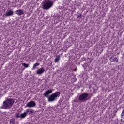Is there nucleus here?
Wrapping results in <instances>:
<instances>
[{
	"instance_id": "obj_1",
	"label": "nucleus",
	"mask_w": 124,
	"mask_h": 124,
	"mask_svg": "<svg viewBox=\"0 0 124 124\" xmlns=\"http://www.w3.org/2000/svg\"><path fill=\"white\" fill-rule=\"evenodd\" d=\"M14 103V101L12 99H9L4 101L3 103V107L4 109L10 108Z\"/></svg>"
},
{
	"instance_id": "obj_2",
	"label": "nucleus",
	"mask_w": 124,
	"mask_h": 124,
	"mask_svg": "<svg viewBox=\"0 0 124 124\" xmlns=\"http://www.w3.org/2000/svg\"><path fill=\"white\" fill-rule=\"evenodd\" d=\"M53 6V1L50 0H46L43 2V8L44 9H50Z\"/></svg>"
},
{
	"instance_id": "obj_3",
	"label": "nucleus",
	"mask_w": 124,
	"mask_h": 124,
	"mask_svg": "<svg viewBox=\"0 0 124 124\" xmlns=\"http://www.w3.org/2000/svg\"><path fill=\"white\" fill-rule=\"evenodd\" d=\"M61 93L59 92H55L52 93L50 96L48 97V100L49 102H53L55 101L56 99H58V97H60Z\"/></svg>"
},
{
	"instance_id": "obj_4",
	"label": "nucleus",
	"mask_w": 124,
	"mask_h": 124,
	"mask_svg": "<svg viewBox=\"0 0 124 124\" xmlns=\"http://www.w3.org/2000/svg\"><path fill=\"white\" fill-rule=\"evenodd\" d=\"M88 95V94L87 93H83L79 96L78 99L80 101H84V100H86V99H87Z\"/></svg>"
},
{
	"instance_id": "obj_5",
	"label": "nucleus",
	"mask_w": 124,
	"mask_h": 124,
	"mask_svg": "<svg viewBox=\"0 0 124 124\" xmlns=\"http://www.w3.org/2000/svg\"><path fill=\"white\" fill-rule=\"evenodd\" d=\"M35 105H36V104L35 103V102L33 101H31L27 104L26 107H34Z\"/></svg>"
},
{
	"instance_id": "obj_6",
	"label": "nucleus",
	"mask_w": 124,
	"mask_h": 124,
	"mask_svg": "<svg viewBox=\"0 0 124 124\" xmlns=\"http://www.w3.org/2000/svg\"><path fill=\"white\" fill-rule=\"evenodd\" d=\"M52 93H53V90H49L45 92L44 93V96H45V97H48V95H49V94Z\"/></svg>"
},
{
	"instance_id": "obj_7",
	"label": "nucleus",
	"mask_w": 124,
	"mask_h": 124,
	"mask_svg": "<svg viewBox=\"0 0 124 124\" xmlns=\"http://www.w3.org/2000/svg\"><path fill=\"white\" fill-rule=\"evenodd\" d=\"M44 71H45V70L44 69V68H41L36 71V74H39V75L42 74V73H44Z\"/></svg>"
},
{
	"instance_id": "obj_8",
	"label": "nucleus",
	"mask_w": 124,
	"mask_h": 124,
	"mask_svg": "<svg viewBox=\"0 0 124 124\" xmlns=\"http://www.w3.org/2000/svg\"><path fill=\"white\" fill-rule=\"evenodd\" d=\"M109 60L110 62H115L116 61L117 62H119V60H118V58H117V57H111Z\"/></svg>"
},
{
	"instance_id": "obj_9",
	"label": "nucleus",
	"mask_w": 124,
	"mask_h": 124,
	"mask_svg": "<svg viewBox=\"0 0 124 124\" xmlns=\"http://www.w3.org/2000/svg\"><path fill=\"white\" fill-rule=\"evenodd\" d=\"M16 13L18 15H23V14H24V11L21 9H19L16 11Z\"/></svg>"
},
{
	"instance_id": "obj_10",
	"label": "nucleus",
	"mask_w": 124,
	"mask_h": 124,
	"mask_svg": "<svg viewBox=\"0 0 124 124\" xmlns=\"http://www.w3.org/2000/svg\"><path fill=\"white\" fill-rule=\"evenodd\" d=\"M11 15H13V11L12 10H9L6 13L7 16H11Z\"/></svg>"
},
{
	"instance_id": "obj_11",
	"label": "nucleus",
	"mask_w": 124,
	"mask_h": 124,
	"mask_svg": "<svg viewBox=\"0 0 124 124\" xmlns=\"http://www.w3.org/2000/svg\"><path fill=\"white\" fill-rule=\"evenodd\" d=\"M27 115H28L26 113L24 112L23 113L20 114V118L21 119H24V118H26Z\"/></svg>"
},
{
	"instance_id": "obj_12",
	"label": "nucleus",
	"mask_w": 124,
	"mask_h": 124,
	"mask_svg": "<svg viewBox=\"0 0 124 124\" xmlns=\"http://www.w3.org/2000/svg\"><path fill=\"white\" fill-rule=\"evenodd\" d=\"M60 58H61V56H60V55L57 56L55 59V62H59L60 61Z\"/></svg>"
},
{
	"instance_id": "obj_13",
	"label": "nucleus",
	"mask_w": 124,
	"mask_h": 124,
	"mask_svg": "<svg viewBox=\"0 0 124 124\" xmlns=\"http://www.w3.org/2000/svg\"><path fill=\"white\" fill-rule=\"evenodd\" d=\"M38 65H39V63H36L34 64L33 66V68L32 69V70H33V69H35L36 68V67L38 66Z\"/></svg>"
},
{
	"instance_id": "obj_14",
	"label": "nucleus",
	"mask_w": 124,
	"mask_h": 124,
	"mask_svg": "<svg viewBox=\"0 0 124 124\" xmlns=\"http://www.w3.org/2000/svg\"><path fill=\"white\" fill-rule=\"evenodd\" d=\"M11 124H15V119L13 118L10 120Z\"/></svg>"
},
{
	"instance_id": "obj_15",
	"label": "nucleus",
	"mask_w": 124,
	"mask_h": 124,
	"mask_svg": "<svg viewBox=\"0 0 124 124\" xmlns=\"http://www.w3.org/2000/svg\"><path fill=\"white\" fill-rule=\"evenodd\" d=\"M22 65L23 66H24V67H26V68H27V67H29V64L25 63H22Z\"/></svg>"
},
{
	"instance_id": "obj_16",
	"label": "nucleus",
	"mask_w": 124,
	"mask_h": 124,
	"mask_svg": "<svg viewBox=\"0 0 124 124\" xmlns=\"http://www.w3.org/2000/svg\"><path fill=\"white\" fill-rule=\"evenodd\" d=\"M16 117L17 119L21 118V114H20V113H16Z\"/></svg>"
},
{
	"instance_id": "obj_17",
	"label": "nucleus",
	"mask_w": 124,
	"mask_h": 124,
	"mask_svg": "<svg viewBox=\"0 0 124 124\" xmlns=\"http://www.w3.org/2000/svg\"><path fill=\"white\" fill-rule=\"evenodd\" d=\"M121 118H124V109L123 110L121 114Z\"/></svg>"
},
{
	"instance_id": "obj_18",
	"label": "nucleus",
	"mask_w": 124,
	"mask_h": 124,
	"mask_svg": "<svg viewBox=\"0 0 124 124\" xmlns=\"http://www.w3.org/2000/svg\"><path fill=\"white\" fill-rule=\"evenodd\" d=\"M31 109H26V112H24L26 113V114L28 115V113H30V111Z\"/></svg>"
},
{
	"instance_id": "obj_19",
	"label": "nucleus",
	"mask_w": 124,
	"mask_h": 124,
	"mask_svg": "<svg viewBox=\"0 0 124 124\" xmlns=\"http://www.w3.org/2000/svg\"><path fill=\"white\" fill-rule=\"evenodd\" d=\"M29 112H30L29 114H32V113H33L34 112V111H33V109H30V110Z\"/></svg>"
},
{
	"instance_id": "obj_20",
	"label": "nucleus",
	"mask_w": 124,
	"mask_h": 124,
	"mask_svg": "<svg viewBox=\"0 0 124 124\" xmlns=\"http://www.w3.org/2000/svg\"><path fill=\"white\" fill-rule=\"evenodd\" d=\"M82 17V15H80L78 16V18H81Z\"/></svg>"
}]
</instances>
